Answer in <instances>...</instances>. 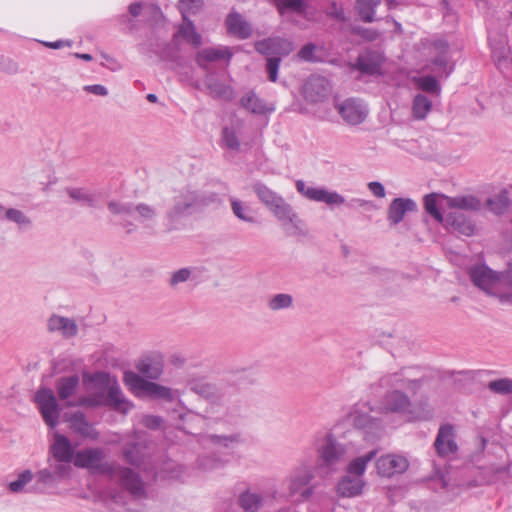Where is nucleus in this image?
I'll return each instance as SVG.
<instances>
[{"instance_id":"nucleus-64","label":"nucleus","mask_w":512,"mask_h":512,"mask_svg":"<svg viewBox=\"0 0 512 512\" xmlns=\"http://www.w3.org/2000/svg\"><path fill=\"white\" fill-rule=\"evenodd\" d=\"M191 269L189 268H181L172 273L169 279V285L171 287H176L177 285L186 282L191 276Z\"/></svg>"},{"instance_id":"nucleus-53","label":"nucleus","mask_w":512,"mask_h":512,"mask_svg":"<svg viewBox=\"0 0 512 512\" xmlns=\"http://www.w3.org/2000/svg\"><path fill=\"white\" fill-rule=\"evenodd\" d=\"M123 457L125 461L130 465L139 466L143 461V455L141 453L139 444H126L123 448Z\"/></svg>"},{"instance_id":"nucleus-25","label":"nucleus","mask_w":512,"mask_h":512,"mask_svg":"<svg viewBox=\"0 0 512 512\" xmlns=\"http://www.w3.org/2000/svg\"><path fill=\"white\" fill-rule=\"evenodd\" d=\"M417 210V204L410 198H395L392 200L388 207L387 219L391 225L399 224L406 213L415 212Z\"/></svg>"},{"instance_id":"nucleus-3","label":"nucleus","mask_w":512,"mask_h":512,"mask_svg":"<svg viewBox=\"0 0 512 512\" xmlns=\"http://www.w3.org/2000/svg\"><path fill=\"white\" fill-rule=\"evenodd\" d=\"M223 411L219 413L217 418L229 420L239 418L248 408V402L245 395L234 387L225 384L222 385L221 396L218 400L217 407Z\"/></svg>"},{"instance_id":"nucleus-10","label":"nucleus","mask_w":512,"mask_h":512,"mask_svg":"<svg viewBox=\"0 0 512 512\" xmlns=\"http://www.w3.org/2000/svg\"><path fill=\"white\" fill-rule=\"evenodd\" d=\"M488 40L492 58L497 67L503 71L512 67L511 49L508 46V38L503 33H493L489 29Z\"/></svg>"},{"instance_id":"nucleus-33","label":"nucleus","mask_w":512,"mask_h":512,"mask_svg":"<svg viewBox=\"0 0 512 512\" xmlns=\"http://www.w3.org/2000/svg\"><path fill=\"white\" fill-rule=\"evenodd\" d=\"M381 387H399L406 389H417L420 387V381L404 379L401 372L388 373L379 379Z\"/></svg>"},{"instance_id":"nucleus-32","label":"nucleus","mask_w":512,"mask_h":512,"mask_svg":"<svg viewBox=\"0 0 512 512\" xmlns=\"http://www.w3.org/2000/svg\"><path fill=\"white\" fill-rule=\"evenodd\" d=\"M66 194L75 202L90 208L99 207V197L95 192H91L85 188L68 187L65 189Z\"/></svg>"},{"instance_id":"nucleus-30","label":"nucleus","mask_w":512,"mask_h":512,"mask_svg":"<svg viewBox=\"0 0 512 512\" xmlns=\"http://www.w3.org/2000/svg\"><path fill=\"white\" fill-rule=\"evenodd\" d=\"M352 67L353 69L360 71L362 74L375 75L380 72L381 63L377 54L367 52L363 55H359Z\"/></svg>"},{"instance_id":"nucleus-17","label":"nucleus","mask_w":512,"mask_h":512,"mask_svg":"<svg viewBox=\"0 0 512 512\" xmlns=\"http://www.w3.org/2000/svg\"><path fill=\"white\" fill-rule=\"evenodd\" d=\"M435 53L431 59L434 66L433 71L440 76L448 77L454 69V64H450L449 60V44L446 40L438 39L432 43Z\"/></svg>"},{"instance_id":"nucleus-59","label":"nucleus","mask_w":512,"mask_h":512,"mask_svg":"<svg viewBox=\"0 0 512 512\" xmlns=\"http://www.w3.org/2000/svg\"><path fill=\"white\" fill-rule=\"evenodd\" d=\"M180 9L184 21L187 19L188 14H196L203 5V0H180Z\"/></svg>"},{"instance_id":"nucleus-15","label":"nucleus","mask_w":512,"mask_h":512,"mask_svg":"<svg viewBox=\"0 0 512 512\" xmlns=\"http://www.w3.org/2000/svg\"><path fill=\"white\" fill-rule=\"evenodd\" d=\"M312 471L307 467L295 469L288 478V489L290 495L300 494L303 499H308L313 494V488L308 484L313 479Z\"/></svg>"},{"instance_id":"nucleus-61","label":"nucleus","mask_w":512,"mask_h":512,"mask_svg":"<svg viewBox=\"0 0 512 512\" xmlns=\"http://www.w3.org/2000/svg\"><path fill=\"white\" fill-rule=\"evenodd\" d=\"M317 46L313 43L304 45L297 53V57L306 62H318L319 58L315 55Z\"/></svg>"},{"instance_id":"nucleus-37","label":"nucleus","mask_w":512,"mask_h":512,"mask_svg":"<svg viewBox=\"0 0 512 512\" xmlns=\"http://www.w3.org/2000/svg\"><path fill=\"white\" fill-rule=\"evenodd\" d=\"M441 197L446 201L447 206L450 208L466 211H477L481 208L480 200L471 195L457 197H448L442 195Z\"/></svg>"},{"instance_id":"nucleus-21","label":"nucleus","mask_w":512,"mask_h":512,"mask_svg":"<svg viewBox=\"0 0 512 512\" xmlns=\"http://www.w3.org/2000/svg\"><path fill=\"white\" fill-rule=\"evenodd\" d=\"M434 447L440 457L448 456L457 451L458 446L455 441L454 427L451 424L440 426Z\"/></svg>"},{"instance_id":"nucleus-57","label":"nucleus","mask_w":512,"mask_h":512,"mask_svg":"<svg viewBox=\"0 0 512 512\" xmlns=\"http://www.w3.org/2000/svg\"><path fill=\"white\" fill-rule=\"evenodd\" d=\"M490 391L500 395L512 394V379L500 378L497 380L490 381L488 383Z\"/></svg>"},{"instance_id":"nucleus-28","label":"nucleus","mask_w":512,"mask_h":512,"mask_svg":"<svg viewBox=\"0 0 512 512\" xmlns=\"http://www.w3.org/2000/svg\"><path fill=\"white\" fill-rule=\"evenodd\" d=\"M239 102L242 108L255 115L270 114L275 110L274 105L267 104L254 91L245 93Z\"/></svg>"},{"instance_id":"nucleus-26","label":"nucleus","mask_w":512,"mask_h":512,"mask_svg":"<svg viewBox=\"0 0 512 512\" xmlns=\"http://www.w3.org/2000/svg\"><path fill=\"white\" fill-rule=\"evenodd\" d=\"M364 486L363 478L346 474L339 479L335 490L339 497L353 498L362 494Z\"/></svg>"},{"instance_id":"nucleus-22","label":"nucleus","mask_w":512,"mask_h":512,"mask_svg":"<svg viewBox=\"0 0 512 512\" xmlns=\"http://www.w3.org/2000/svg\"><path fill=\"white\" fill-rule=\"evenodd\" d=\"M189 388L192 392L199 395L210 402V407L207 409L208 414H215L218 400L221 396L222 386H216L208 382L192 381L189 383Z\"/></svg>"},{"instance_id":"nucleus-4","label":"nucleus","mask_w":512,"mask_h":512,"mask_svg":"<svg viewBox=\"0 0 512 512\" xmlns=\"http://www.w3.org/2000/svg\"><path fill=\"white\" fill-rule=\"evenodd\" d=\"M105 452L102 448H86L75 454L74 465L78 468H86L101 474H112L114 464L103 462Z\"/></svg>"},{"instance_id":"nucleus-47","label":"nucleus","mask_w":512,"mask_h":512,"mask_svg":"<svg viewBox=\"0 0 512 512\" xmlns=\"http://www.w3.org/2000/svg\"><path fill=\"white\" fill-rule=\"evenodd\" d=\"M432 109V101L423 94H417L413 99L412 112L414 118L423 120Z\"/></svg>"},{"instance_id":"nucleus-45","label":"nucleus","mask_w":512,"mask_h":512,"mask_svg":"<svg viewBox=\"0 0 512 512\" xmlns=\"http://www.w3.org/2000/svg\"><path fill=\"white\" fill-rule=\"evenodd\" d=\"M68 422L71 429L79 433L82 436H91L92 425L87 421L83 412L77 411L72 413Z\"/></svg>"},{"instance_id":"nucleus-42","label":"nucleus","mask_w":512,"mask_h":512,"mask_svg":"<svg viewBox=\"0 0 512 512\" xmlns=\"http://www.w3.org/2000/svg\"><path fill=\"white\" fill-rule=\"evenodd\" d=\"M230 203H231L232 213L239 220L249 223V224H255L257 222L250 206H248L241 200L233 198V197L230 198Z\"/></svg>"},{"instance_id":"nucleus-41","label":"nucleus","mask_w":512,"mask_h":512,"mask_svg":"<svg viewBox=\"0 0 512 512\" xmlns=\"http://www.w3.org/2000/svg\"><path fill=\"white\" fill-rule=\"evenodd\" d=\"M376 454L377 450H371L366 454L353 459L347 467V474L362 478L365 473L367 464L375 458Z\"/></svg>"},{"instance_id":"nucleus-54","label":"nucleus","mask_w":512,"mask_h":512,"mask_svg":"<svg viewBox=\"0 0 512 512\" xmlns=\"http://www.w3.org/2000/svg\"><path fill=\"white\" fill-rule=\"evenodd\" d=\"M206 441L210 442L214 446L230 448L234 444L240 441V436L238 434L231 435H217L210 434L206 436Z\"/></svg>"},{"instance_id":"nucleus-51","label":"nucleus","mask_w":512,"mask_h":512,"mask_svg":"<svg viewBox=\"0 0 512 512\" xmlns=\"http://www.w3.org/2000/svg\"><path fill=\"white\" fill-rule=\"evenodd\" d=\"M179 33L181 36L194 47H199L202 43L201 35L196 31L194 24L191 21L186 19L185 24H183Z\"/></svg>"},{"instance_id":"nucleus-48","label":"nucleus","mask_w":512,"mask_h":512,"mask_svg":"<svg viewBox=\"0 0 512 512\" xmlns=\"http://www.w3.org/2000/svg\"><path fill=\"white\" fill-rule=\"evenodd\" d=\"M448 221L452 227L461 234L470 236L474 233V225L462 214L454 213L448 215Z\"/></svg>"},{"instance_id":"nucleus-63","label":"nucleus","mask_w":512,"mask_h":512,"mask_svg":"<svg viewBox=\"0 0 512 512\" xmlns=\"http://www.w3.org/2000/svg\"><path fill=\"white\" fill-rule=\"evenodd\" d=\"M0 71L8 75H15L19 72V64L10 57L0 55Z\"/></svg>"},{"instance_id":"nucleus-31","label":"nucleus","mask_w":512,"mask_h":512,"mask_svg":"<svg viewBox=\"0 0 512 512\" xmlns=\"http://www.w3.org/2000/svg\"><path fill=\"white\" fill-rule=\"evenodd\" d=\"M496 297L502 304L512 305V264L499 274V284Z\"/></svg>"},{"instance_id":"nucleus-35","label":"nucleus","mask_w":512,"mask_h":512,"mask_svg":"<svg viewBox=\"0 0 512 512\" xmlns=\"http://www.w3.org/2000/svg\"><path fill=\"white\" fill-rule=\"evenodd\" d=\"M204 83L213 98L230 99L231 87L215 78L213 73L207 72Z\"/></svg>"},{"instance_id":"nucleus-7","label":"nucleus","mask_w":512,"mask_h":512,"mask_svg":"<svg viewBox=\"0 0 512 512\" xmlns=\"http://www.w3.org/2000/svg\"><path fill=\"white\" fill-rule=\"evenodd\" d=\"M287 236H306L305 222L288 202L272 214Z\"/></svg>"},{"instance_id":"nucleus-58","label":"nucleus","mask_w":512,"mask_h":512,"mask_svg":"<svg viewBox=\"0 0 512 512\" xmlns=\"http://www.w3.org/2000/svg\"><path fill=\"white\" fill-rule=\"evenodd\" d=\"M437 197H438V194H436V193H431L429 195H426L424 197V206H425V210L427 211V213L429 215H431L438 222H442L443 216L437 207Z\"/></svg>"},{"instance_id":"nucleus-50","label":"nucleus","mask_w":512,"mask_h":512,"mask_svg":"<svg viewBox=\"0 0 512 512\" xmlns=\"http://www.w3.org/2000/svg\"><path fill=\"white\" fill-rule=\"evenodd\" d=\"M145 396L166 401H172L174 399V393L169 387L151 381L147 387Z\"/></svg>"},{"instance_id":"nucleus-18","label":"nucleus","mask_w":512,"mask_h":512,"mask_svg":"<svg viewBox=\"0 0 512 512\" xmlns=\"http://www.w3.org/2000/svg\"><path fill=\"white\" fill-rule=\"evenodd\" d=\"M338 112L342 119L349 125H358L365 121L368 109L362 101L347 99L338 106Z\"/></svg>"},{"instance_id":"nucleus-6","label":"nucleus","mask_w":512,"mask_h":512,"mask_svg":"<svg viewBox=\"0 0 512 512\" xmlns=\"http://www.w3.org/2000/svg\"><path fill=\"white\" fill-rule=\"evenodd\" d=\"M112 478H116L120 486L125 489L134 499H142L146 497V489L140 475L128 467H122L114 464V471L108 474Z\"/></svg>"},{"instance_id":"nucleus-36","label":"nucleus","mask_w":512,"mask_h":512,"mask_svg":"<svg viewBox=\"0 0 512 512\" xmlns=\"http://www.w3.org/2000/svg\"><path fill=\"white\" fill-rule=\"evenodd\" d=\"M79 383L80 379L77 375H70L59 378L56 381V390L58 393V397L61 400L70 401L69 398L76 393L79 387Z\"/></svg>"},{"instance_id":"nucleus-5","label":"nucleus","mask_w":512,"mask_h":512,"mask_svg":"<svg viewBox=\"0 0 512 512\" xmlns=\"http://www.w3.org/2000/svg\"><path fill=\"white\" fill-rule=\"evenodd\" d=\"M347 448L337 441L332 434H327L324 443L318 448V455L322 467L336 470L337 466L345 461Z\"/></svg>"},{"instance_id":"nucleus-46","label":"nucleus","mask_w":512,"mask_h":512,"mask_svg":"<svg viewBox=\"0 0 512 512\" xmlns=\"http://www.w3.org/2000/svg\"><path fill=\"white\" fill-rule=\"evenodd\" d=\"M487 205L493 213L503 214L510 206L509 192L506 189L501 190L497 195L487 200Z\"/></svg>"},{"instance_id":"nucleus-19","label":"nucleus","mask_w":512,"mask_h":512,"mask_svg":"<svg viewBox=\"0 0 512 512\" xmlns=\"http://www.w3.org/2000/svg\"><path fill=\"white\" fill-rule=\"evenodd\" d=\"M252 191L256 194L260 203H262L271 214L280 209L287 201L277 192L272 190L263 182L257 181L252 184Z\"/></svg>"},{"instance_id":"nucleus-13","label":"nucleus","mask_w":512,"mask_h":512,"mask_svg":"<svg viewBox=\"0 0 512 512\" xmlns=\"http://www.w3.org/2000/svg\"><path fill=\"white\" fill-rule=\"evenodd\" d=\"M408 468V459L400 454H386L376 460L377 473L381 477L391 478L395 475L403 474Z\"/></svg>"},{"instance_id":"nucleus-60","label":"nucleus","mask_w":512,"mask_h":512,"mask_svg":"<svg viewBox=\"0 0 512 512\" xmlns=\"http://www.w3.org/2000/svg\"><path fill=\"white\" fill-rule=\"evenodd\" d=\"M197 462L198 467L204 471L217 469L225 464V461L214 456H201Z\"/></svg>"},{"instance_id":"nucleus-16","label":"nucleus","mask_w":512,"mask_h":512,"mask_svg":"<svg viewBox=\"0 0 512 512\" xmlns=\"http://www.w3.org/2000/svg\"><path fill=\"white\" fill-rule=\"evenodd\" d=\"M352 424L362 430L368 441L379 439L383 433V423L367 413L355 412L352 414Z\"/></svg>"},{"instance_id":"nucleus-34","label":"nucleus","mask_w":512,"mask_h":512,"mask_svg":"<svg viewBox=\"0 0 512 512\" xmlns=\"http://www.w3.org/2000/svg\"><path fill=\"white\" fill-rule=\"evenodd\" d=\"M105 404L111 406L115 410H119L124 413H126L132 407V404L126 400L119 385L116 383L109 386Z\"/></svg>"},{"instance_id":"nucleus-27","label":"nucleus","mask_w":512,"mask_h":512,"mask_svg":"<svg viewBox=\"0 0 512 512\" xmlns=\"http://www.w3.org/2000/svg\"><path fill=\"white\" fill-rule=\"evenodd\" d=\"M225 24L229 34L238 39H248L252 35V26L238 12H231L227 15Z\"/></svg>"},{"instance_id":"nucleus-1","label":"nucleus","mask_w":512,"mask_h":512,"mask_svg":"<svg viewBox=\"0 0 512 512\" xmlns=\"http://www.w3.org/2000/svg\"><path fill=\"white\" fill-rule=\"evenodd\" d=\"M217 193H204L190 188H184L175 195L172 206L166 211V218L170 223H174L183 216L191 214L193 211L218 202Z\"/></svg>"},{"instance_id":"nucleus-20","label":"nucleus","mask_w":512,"mask_h":512,"mask_svg":"<svg viewBox=\"0 0 512 512\" xmlns=\"http://www.w3.org/2000/svg\"><path fill=\"white\" fill-rule=\"evenodd\" d=\"M331 92V85L327 78L312 75L304 86V94L310 102H320L327 98Z\"/></svg>"},{"instance_id":"nucleus-9","label":"nucleus","mask_w":512,"mask_h":512,"mask_svg":"<svg viewBox=\"0 0 512 512\" xmlns=\"http://www.w3.org/2000/svg\"><path fill=\"white\" fill-rule=\"evenodd\" d=\"M35 402L38 404L39 410L44 422L50 428L58 425L59 405L53 391L49 388H41L35 394Z\"/></svg>"},{"instance_id":"nucleus-49","label":"nucleus","mask_w":512,"mask_h":512,"mask_svg":"<svg viewBox=\"0 0 512 512\" xmlns=\"http://www.w3.org/2000/svg\"><path fill=\"white\" fill-rule=\"evenodd\" d=\"M48 466L46 469L50 470V472L61 482L62 480L69 478L71 473V466L68 463L58 461L53 457L49 456L47 459Z\"/></svg>"},{"instance_id":"nucleus-55","label":"nucleus","mask_w":512,"mask_h":512,"mask_svg":"<svg viewBox=\"0 0 512 512\" xmlns=\"http://www.w3.org/2000/svg\"><path fill=\"white\" fill-rule=\"evenodd\" d=\"M293 305V297L290 294L279 293L272 296L267 306L271 311L290 308Z\"/></svg>"},{"instance_id":"nucleus-29","label":"nucleus","mask_w":512,"mask_h":512,"mask_svg":"<svg viewBox=\"0 0 512 512\" xmlns=\"http://www.w3.org/2000/svg\"><path fill=\"white\" fill-rule=\"evenodd\" d=\"M47 328L50 332H59L65 338H72L78 333L75 320L56 314L48 319Z\"/></svg>"},{"instance_id":"nucleus-62","label":"nucleus","mask_w":512,"mask_h":512,"mask_svg":"<svg viewBox=\"0 0 512 512\" xmlns=\"http://www.w3.org/2000/svg\"><path fill=\"white\" fill-rule=\"evenodd\" d=\"M280 63V57H267L266 59V71L268 73V79L271 82H276L278 79Z\"/></svg>"},{"instance_id":"nucleus-11","label":"nucleus","mask_w":512,"mask_h":512,"mask_svg":"<svg viewBox=\"0 0 512 512\" xmlns=\"http://www.w3.org/2000/svg\"><path fill=\"white\" fill-rule=\"evenodd\" d=\"M296 189L301 195L312 201L323 202L329 206L346 204V200L341 194L328 191L325 188L308 186L303 180L296 182Z\"/></svg>"},{"instance_id":"nucleus-23","label":"nucleus","mask_w":512,"mask_h":512,"mask_svg":"<svg viewBox=\"0 0 512 512\" xmlns=\"http://www.w3.org/2000/svg\"><path fill=\"white\" fill-rule=\"evenodd\" d=\"M75 454L70 440L66 436L56 433L53 443L49 448V456L58 461L70 464L72 461L74 462Z\"/></svg>"},{"instance_id":"nucleus-40","label":"nucleus","mask_w":512,"mask_h":512,"mask_svg":"<svg viewBox=\"0 0 512 512\" xmlns=\"http://www.w3.org/2000/svg\"><path fill=\"white\" fill-rule=\"evenodd\" d=\"M4 218L8 222L14 223L20 231H27L33 227L31 217L17 208H7L4 213Z\"/></svg>"},{"instance_id":"nucleus-2","label":"nucleus","mask_w":512,"mask_h":512,"mask_svg":"<svg viewBox=\"0 0 512 512\" xmlns=\"http://www.w3.org/2000/svg\"><path fill=\"white\" fill-rule=\"evenodd\" d=\"M108 210L116 216L126 217L134 216L144 227H150L158 217V210L155 206L145 203L138 202L132 203L121 200H111L107 203Z\"/></svg>"},{"instance_id":"nucleus-14","label":"nucleus","mask_w":512,"mask_h":512,"mask_svg":"<svg viewBox=\"0 0 512 512\" xmlns=\"http://www.w3.org/2000/svg\"><path fill=\"white\" fill-rule=\"evenodd\" d=\"M469 274L475 286L479 287L487 294L496 296V293L499 290V274L485 265L472 267Z\"/></svg>"},{"instance_id":"nucleus-43","label":"nucleus","mask_w":512,"mask_h":512,"mask_svg":"<svg viewBox=\"0 0 512 512\" xmlns=\"http://www.w3.org/2000/svg\"><path fill=\"white\" fill-rule=\"evenodd\" d=\"M263 498L260 494L243 492L238 497V505L244 512H257L262 506Z\"/></svg>"},{"instance_id":"nucleus-56","label":"nucleus","mask_w":512,"mask_h":512,"mask_svg":"<svg viewBox=\"0 0 512 512\" xmlns=\"http://www.w3.org/2000/svg\"><path fill=\"white\" fill-rule=\"evenodd\" d=\"M34 474L31 470H23L17 476V479L11 481L8 485L9 490L13 493H20L25 490V486L32 481Z\"/></svg>"},{"instance_id":"nucleus-52","label":"nucleus","mask_w":512,"mask_h":512,"mask_svg":"<svg viewBox=\"0 0 512 512\" xmlns=\"http://www.w3.org/2000/svg\"><path fill=\"white\" fill-rule=\"evenodd\" d=\"M221 140L223 145L232 151L240 150L238 133L234 127L226 126L222 129Z\"/></svg>"},{"instance_id":"nucleus-8","label":"nucleus","mask_w":512,"mask_h":512,"mask_svg":"<svg viewBox=\"0 0 512 512\" xmlns=\"http://www.w3.org/2000/svg\"><path fill=\"white\" fill-rule=\"evenodd\" d=\"M410 398L398 389L385 393L379 402L378 411L384 414L407 415L412 413Z\"/></svg>"},{"instance_id":"nucleus-39","label":"nucleus","mask_w":512,"mask_h":512,"mask_svg":"<svg viewBox=\"0 0 512 512\" xmlns=\"http://www.w3.org/2000/svg\"><path fill=\"white\" fill-rule=\"evenodd\" d=\"M125 385L138 397L145 396L150 381L142 378L133 371H126L123 375Z\"/></svg>"},{"instance_id":"nucleus-44","label":"nucleus","mask_w":512,"mask_h":512,"mask_svg":"<svg viewBox=\"0 0 512 512\" xmlns=\"http://www.w3.org/2000/svg\"><path fill=\"white\" fill-rule=\"evenodd\" d=\"M36 482L34 490L38 492H45L47 489L55 487L60 482L51 472L46 468L38 470L35 474Z\"/></svg>"},{"instance_id":"nucleus-24","label":"nucleus","mask_w":512,"mask_h":512,"mask_svg":"<svg viewBox=\"0 0 512 512\" xmlns=\"http://www.w3.org/2000/svg\"><path fill=\"white\" fill-rule=\"evenodd\" d=\"M232 56L233 54L228 47H209L198 51L195 61L200 68L206 72H210L208 67L209 63L222 59L229 62Z\"/></svg>"},{"instance_id":"nucleus-38","label":"nucleus","mask_w":512,"mask_h":512,"mask_svg":"<svg viewBox=\"0 0 512 512\" xmlns=\"http://www.w3.org/2000/svg\"><path fill=\"white\" fill-rule=\"evenodd\" d=\"M380 4L381 0H355V10L364 23H372L377 20L375 13Z\"/></svg>"},{"instance_id":"nucleus-12","label":"nucleus","mask_w":512,"mask_h":512,"mask_svg":"<svg viewBox=\"0 0 512 512\" xmlns=\"http://www.w3.org/2000/svg\"><path fill=\"white\" fill-rule=\"evenodd\" d=\"M255 50L261 55H276L286 57L294 50V44L287 38L279 36L268 37L254 43Z\"/></svg>"}]
</instances>
